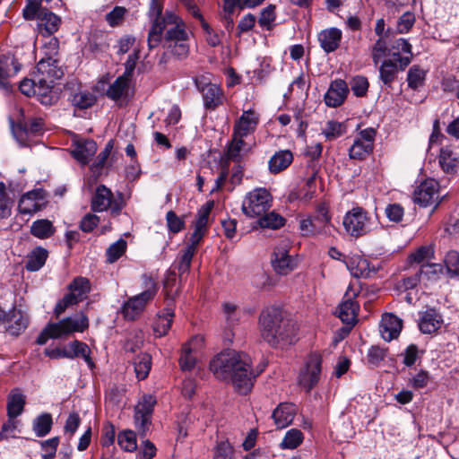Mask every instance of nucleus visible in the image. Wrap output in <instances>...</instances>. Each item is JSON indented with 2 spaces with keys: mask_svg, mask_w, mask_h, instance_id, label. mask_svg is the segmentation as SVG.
I'll use <instances>...</instances> for the list:
<instances>
[{
  "mask_svg": "<svg viewBox=\"0 0 459 459\" xmlns=\"http://www.w3.org/2000/svg\"><path fill=\"white\" fill-rule=\"evenodd\" d=\"M45 206L44 196L41 191L35 190L24 194L18 204L19 212L22 214H32Z\"/></svg>",
  "mask_w": 459,
  "mask_h": 459,
  "instance_id": "obj_20",
  "label": "nucleus"
},
{
  "mask_svg": "<svg viewBox=\"0 0 459 459\" xmlns=\"http://www.w3.org/2000/svg\"><path fill=\"white\" fill-rule=\"evenodd\" d=\"M439 164L446 173H455L459 168V157L451 148H442L439 154Z\"/></svg>",
  "mask_w": 459,
  "mask_h": 459,
  "instance_id": "obj_32",
  "label": "nucleus"
},
{
  "mask_svg": "<svg viewBox=\"0 0 459 459\" xmlns=\"http://www.w3.org/2000/svg\"><path fill=\"white\" fill-rule=\"evenodd\" d=\"M210 369L221 380H230L238 393L247 394L252 386L255 374L251 369V359L235 350H227L219 353L210 363Z\"/></svg>",
  "mask_w": 459,
  "mask_h": 459,
  "instance_id": "obj_1",
  "label": "nucleus"
},
{
  "mask_svg": "<svg viewBox=\"0 0 459 459\" xmlns=\"http://www.w3.org/2000/svg\"><path fill=\"white\" fill-rule=\"evenodd\" d=\"M422 281L419 271L412 275L403 278L397 284L401 290H409L414 289Z\"/></svg>",
  "mask_w": 459,
  "mask_h": 459,
  "instance_id": "obj_63",
  "label": "nucleus"
},
{
  "mask_svg": "<svg viewBox=\"0 0 459 459\" xmlns=\"http://www.w3.org/2000/svg\"><path fill=\"white\" fill-rule=\"evenodd\" d=\"M258 123V114L252 109L245 110L234 124L233 134L238 137H247L255 132Z\"/></svg>",
  "mask_w": 459,
  "mask_h": 459,
  "instance_id": "obj_17",
  "label": "nucleus"
},
{
  "mask_svg": "<svg viewBox=\"0 0 459 459\" xmlns=\"http://www.w3.org/2000/svg\"><path fill=\"white\" fill-rule=\"evenodd\" d=\"M130 78L122 74L118 76L113 83H111L106 91V95L113 100H117L126 96L129 90Z\"/></svg>",
  "mask_w": 459,
  "mask_h": 459,
  "instance_id": "obj_33",
  "label": "nucleus"
},
{
  "mask_svg": "<svg viewBox=\"0 0 459 459\" xmlns=\"http://www.w3.org/2000/svg\"><path fill=\"white\" fill-rule=\"evenodd\" d=\"M443 325L441 314L434 308H429L420 313L419 327L421 333L431 334L437 332Z\"/></svg>",
  "mask_w": 459,
  "mask_h": 459,
  "instance_id": "obj_22",
  "label": "nucleus"
},
{
  "mask_svg": "<svg viewBox=\"0 0 459 459\" xmlns=\"http://www.w3.org/2000/svg\"><path fill=\"white\" fill-rule=\"evenodd\" d=\"M376 130L372 127L361 130L349 149V156L354 160H364L373 151Z\"/></svg>",
  "mask_w": 459,
  "mask_h": 459,
  "instance_id": "obj_12",
  "label": "nucleus"
},
{
  "mask_svg": "<svg viewBox=\"0 0 459 459\" xmlns=\"http://www.w3.org/2000/svg\"><path fill=\"white\" fill-rule=\"evenodd\" d=\"M444 261L448 273L451 276H459V253L455 250L449 251Z\"/></svg>",
  "mask_w": 459,
  "mask_h": 459,
  "instance_id": "obj_58",
  "label": "nucleus"
},
{
  "mask_svg": "<svg viewBox=\"0 0 459 459\" xmlns=\"http://www.w3.org/2000/svg\"><path fill=\"white\" fill-rule=\"evenodd\" d=\"M188 40H179L178 42L165 45L170 49L171 53L178 58H184L188 55L189 45Z\"/></svg>",
  "mask_w": 459,
  "mask_h": 459,
  "instance_id": "obj_62",
  "label": "nucleus"
},
{
  "mask_svg": "<svg viewBox=\"0 0 459 459\" xmlns=\"http://www.w3.org/2000/svg\"><path fill=\"white\" fill-rule=\"evenodd\" d=\"M342 37V30L332 27L321 30L317 35V39L323 50L325 53H331L339 48Z\"/></svg>",
  "mask_w": 459,
  "mask_h": 459,
  "instance_id": "obj_25",
  "label": "nucleus"
},
{
  "mask_svg": "<svg viewBox=\"0 0 459 459\" xmlns=\"http://www.w3.org/2000/svg\"><path fill=\"white\" fill-rule=\"evenodd\" d=\"M164 0H151L149 17L152 19V24L148 35V46L150 49L156 48L162 39V32L165 30L164 43L178 42L188 40V33L186 24L180 17L173 13L166 12L161 16Z\"/></svg>",
  "mask_w": 459,
  "mask_h": 459,
  "instance_id": "obj_2",
  "label": "nucleus"
},
{
  "mask_svg": "<svg viewBox=\"0 0 459 459\" xmlns=\"http://www.w3.org/2000/svg\"><path fill=\"white\" fill-rule=\"evenodd\" d=\"M156 399L152 395H144L134 409V420L136 426L144 434L151 423V416Z\"/></svg>",
  "mask_w": 459,
  "mask_h": 459,
  "instance_id": "obj_15",
  "label": "nucleus"
},
{
  "mask_svg": "<svg viewBox=\"0 0 459 459\" xmlns=\"http://www.w3.org/2000/svg\"><path fill=\"white\" fill-rule=\"evenodd\" d=\"M399 71H401L399 65L394 60L385 59L379 66V79L385 85L390 87L395 81Z\"/></svg>",
  "mask_w": 459,
  "mask_h": 459,
  "instance_id": "obj_34",
  "label": "nucleus"
},
{
  "mask_svg": "<svg viewBox=\"0 0 459 459\" xmlns=\"http://www.w3.org/2000/svg\"><path fill=\"white\" fill-rule=\"evenodd\" d=\"M36 68L39 75L34 96L41 104L52 105L58 100L56 92L53 91L54 79L60 77V71L56 68V60L42 59L38 63Z\"/></svg>",
  "mask_w": 459,
  "mask_h": 459,
  "instance_id": "obj_4",
  "label": "nucleus"
},
{
  "mask_svg": "<svg viewBox=\"0 0 459 459\" xmlns=\"http://www.w3.org/2000/svg\"><path fill=\"white\" fill-rule=\"evenodd\" d=\"M322 370V357L313 352L307 357L304 368L299 376V385L309 392L319 381Z\"/></svg>",
  "mask_w": 459,
  "mask_h": 459,
  "instance_id": "obj_11",
  "label": "nucleus"
},
{
  "mask_svg": "<svg viewBox=\"0 0 459 459\" xmlns=\"http://www.w3.org/2000/svg\"><path fill=\"white\" fill-rule=\"evenodd\" d=\"M52 417L49 413H44L35 419L33 430L38 437H44L51 430Z\"/></svg>",
  "mask_w": 459,
  "mask_h": 459,
  "instance_id": "obj_47",
  "label": "nucleus"
},
{
  "mask_svg": "<svg viewBox=\"0 0 459 459\" xmlns=\"http://www.w3.org/2000/svg\"><path fill=\"white\" fill-rule=\"evenodd\" d=\"M221 307L226 326L228 328L233 327L239 322L243 311L237 304L230 301L223 302Z\"/></svg>",
  "mask_w": 459,
  "mask_h": 459,
  "instance_id": "obj_36",
  "label": "nucleus"
},
{
  "mask_svg": "<svg viewBox=\"0 0 459 459\" xmlns=\"http://www.w3.org/2000/svg\"><path fill=\"white\" fill-rule=\"evenodd\" d=\"M114 147L113 141L110 140L107 143L105 148L100 152V154L97 156L96 160L91 165V169L94 173H100L102 169L104 168L106 161L108 158L109 157L112 150Z\"/></svg>",
  "mask_w": 459,
  "mask_h": 459,
  "instance_id": "obj_55",
  "label": "nucleus"
},
{
  "mask_svg": "<svg viewBox=\"0 0 459 459\" xmlns=\"http://www.w3.org/2000/svg\"><path fill=\"white\" fill-rule=\"evenodd\" d=\"M195 85L203 95L206 108L215 109L222 103V92L219 86L204 79L195 80Z\"/></svg>",
  "mask_w": 459,
  "mask_h": 459,
  "instance_id": "obj_16",
  "label": "nucleus"
},
{
  "mask_svg": "<svg viewBox=\"0 0 459 459\" xmlns=\"http://www.w3.org/2000/svg\"><path fill=\"white\" fill-rule=\"evenodd\" d=\"M60 18L55 13L45 10L39 16L38 29L42 36H50L59 28Z\"/></svg>",
  "mask_w": 459,
  "mask_h": 459,
  "instance_id": "obj_27",
  "label": "nucleus"
},
{
  "mask_svg": "<svg viewBox=\"0 0 459 459\" xmlns=\"http://www.w3.org/2000/svg\"><path fill=\"white\" fill-rule=\"evenodd\" d=\"M25 404V397L18 392L12 393L9 395L7 403L8 418H16L22 411Z\"/></svg>",
  "mask_w": 459,
  "mask_h": 459,
  "instance_id": "obj_39",
  "label": "nucleus"
},
{
  "mask_svg": "<svg viewBox=\"0 0 459 459\" xmlns=\"http://www.w3.org/2000/svg\"><path fill=\"white\" fill-rule=\"evenodd\" d=\"M342 224L346 232L357 238L376 230L378 222L363 208L355 207L345 214Z\"/></svg>",
  "mask_w": 459,
  "mask_h": 459,
  "instance_id": "obj_7",
  "label": "nucleus"
},
{
  "mask_svg": "<svg viewBox=\"0 0 459 459\" xmlns=\"http://www.w3.org/2000/svg\"><path fill=\"white\" fill-rule=\"evenodd\" d=\"M43 126L41 118H33L13 126V134L21 145H26L28 137L39 134L43 129Z\"/></svg>",
  "mask_w": 459,
  "mask_h": 459,
  "instance_id": "obj_21",
  "label": "nucleus"
},
{
  "mask_svg": "<svg viewBox=\"0 0 459 459\" xmlns=\"http://www.w3.org/2000/svg\"><path fill=\"white\" fill-rule=\"evenodd\" d=\"M201 341V338L195 337L182 347L179 364L183 370H191L194 368L195 365V358L193 356V352L195 350L197 343Z\"/></svg>",
  "mask_w": 459,
  "mask_h": 459,
  "instance_id": "obj_31",
  "label": "nucleus"
},
{
  "mask_svg": "<svg viewBox=\"0 0 459 459\" xmlns=\"http://www.w3.org/2000/svg\"><path fill=\"white\" fill-rule=\"evenodd\" d=\"M426 71L420 65H412L407 74L408 86L412 90H418L424 84Z\"/></svg>",
  "mask_w": 459,
  "mask_h": 459,
  "instance_id": "obj_44",
  "label": "nucleus"
},
{
  "mask_svg": "<svg viewBox=\"0 0 459 459\" xmlns=\"http://www.w3.org/2000/svg\"><path fill=\"white\" fill-rule=\"evenodd\" d=\"M66 349L67 354H70L71 356H68V359H74L75 357H82L84 359V360L87 362V364L92 368L93 362L90 357V348L88 345L84 342H82L80 341H74L70 342L67 346L65 347Z\"/></svg>",
  "mask_w": 459,
  "mask_h": 459,
  "instance_id": "obj_37",
  "label": "nucleus"
},
{
  "mask_svg": "<svg viewBox=\"0 0 459 459\" xmlns=\"http://www.w3.org/2000/svg\"><path fill=\"white\" fill-rule=\"evenodd\" d=\"M303 433L298 429H291L288 430L281 442L282 449H295L303 441Z\"/></svg>",
  "mask_w": 459,
  "mask_h": 459,
  "instance_id": "obj_45",
  "label": "nucleus"
},
{
  "mask_svg": "<svg viewBox=\"0 0 459 459\" xmlns=\"http://www.w3.org/2000/svg\"><path fill=\"white\" fill-rule=\"evenodd\" d=\"M368 89V82L364 76H356L351 81V91L353 93L361 97L364 96Z\"/></svg>",
  "mask_w": 459,
  "mask_h": 459,
  "instance_id": "obj_64",
  "label": "nucleus"
},
{
  "mask_svg": "<svg viewBox=\"0 0 459 459\" xmlns=\"http://www.w3.org/2000/svg\"><path fill=\"white\" fill-rule=\"evenodd\" d=\"M126 241L122 238L111 244L106 251L107 262L113 264L118 260L126 252Z\"/></svg>",
  "mask_w": 459,
  "mask_h": 459,
  "instance_id": "obj_49",
  "label": "nucleus"
},
{
  "mask_svg": "<svg viewBox=\"0 0 459 459\" xmlns=\"http://www.w3.org/2000/svg\"><path fill=\"white\" fill-rule=\"evenodd\" d=\"M48 257V252L42 247H38L31 252L28 257L26 269L30 272L39 270L44 264Z\"/></svg>",
  "mask_w": 459,
  "mask_h": 459,
  "instance_id": "obj_41",
  "label": "nucleus"
},
{
  "mask_svg": "<svg viewBox=\"0 0 459 459\" xmlns=\"http://www.w3.org/2000/svg\"><path fill=\"white\" fill-rule=\"evenodd\" d=\"M297 411L295 404L281 403L274 409L272 417L278 429H284L292 423Z\"/></svg>",
  "mask_w": 459,
  "mask_h": 459,
  "instance_id": "obj_24",
  "label": "nucleus"
},
{
  "mask_svg": "<svg viewBox=\"0 0 459 459\" xmlns=\"http://www.w3.org/2000/svg\"><path fill=\"white\" fill-rule=\"evenodd\" d=\"M415 22V16L412 13H404L397 22V32L400 34L407 33Z\"/></svg>",
  "mask_w": 459,
  "mask_h": 459,
  "instance_id": "obj_61",
  "label": "nucleus"
},
{
  "mask_svg": "<svg viewBox=\"0 0 459 459\" xmlns=\"http://www.w3.org/2000/svg\"><path fill=\"white\" fill-rule=\"evenodd\" d=\"M402 320L393 314H385L380 324V333L386 342L396 339L402 330Z\"/></svg>",
  "mask_w": 459,
  "mask_h": 459,
  "instance_id": "obj_23",
  "label": "nucleus"
},
{
  "mask_svg": "<svg viewBox=\"0 0 459 459\" xmlns=\"http://www.w3.org/2000/svg\"><path fill=\"white\" fill-rule=\"evenodd\" d=\"M212 206H213V203L211 202V203L205 204L198 210L196 219L194 222L195 229L206 232L208 221H209V215L211 213Z\"/></svg>",
  "mask_w": 459,
  "mask_h": 459,
  "instance_id": "obj_48",
  "label": "nucleus"
},
{
  "mask_svg": "<svg viewBox=\"0 0 459 459\" xmlns=\"http://www.w3.org/2000/svg\"><path fill=\"white\" fill-rule=\"evenodd\" d=\"M118 445L122 449L127 452H133L136 449V437L132 430H125L117 436Z\"/></svg>",
  "mask_w": 459,
  "mask_h": 459,
  "instance_id": "obj_52",
  "label": "nucleus"
},
{
  "mask_svg": "<svg viewBox=\"0 0 459 459\" xmlns=\"http://www.w3.org/2000/svg\"><path fill=\"white\" fill-rule=\"evenodd\" d=\"M70 292L66 294L56 306L55 314L60 316L65 309L82 301L90 292V281L84 277H77L69 284Z\"/></svg>",
  "mask_w": 459,
  "mask_h": 459,
  "instance_id": "obj_9",
  "label": "nucleus"
},
{
  "mask_svg": "<svg viewBox=\"0 0 459 459\" xmlns=\"http://www.w3.org/2000/svg\"><path fill=\"white\" fill-rule=\"evenodd\" d=\"M290 244L288 240H282L275 247L272 264L274 271L282 275H286L296 267V262L289 254Z\"/></svg>",
  "mask_w": 459,
  "mask_h": 459,
  "instance_id": "obj_13",
  "label": "nucleus"
},
{
  "mask_svg": "<svg viewBox=\"0 0 459 459\" xmlns=\"http://www.w3.org/2000/svg\"><path fill=\"white\" fill-rule=\"evenodd\" d=\"M359 305L351 299L343 300L336 310L337 316L347 325H353L357 322Z\"/></svg>",
  "mask_w": 459,
  "mask_h": 459,
  "instance_id": "obj_28",
  "label": "nucleus"
},
{
  "mask_svg": "<svg viewBox=\"0 0 459 459\" xmlns=\"http://www.w3.org/2000/svg\"><path fill=\"white\" fill-rule=\"evenodd\" d=\"M250 150V145L246 143L243 137H238L232 134V139L228 146L224 160H227V162L229 160L238 162Z\"/></svg>",
  "mask_w": 459,
  "mask_h": 459,
  "instance_id": "obj_26",
  "label": "nucleus"
},
{
  "mask_svg": "<svg viewBox=\"0 0 459 459\" xmlns=\"http://www.w3.org/2000/svg\"><path fill=\"white\" fill-rule=\"evenodd\" d=\"M258 218V224L261 228L276 230L283 226L285 222L284 218L273 211L266 212Z\"/></svg>",
  "mask_w": 459,
  "mask_h": 459,
  "instance_id": "obj_42",
  "label": "nucleus"
},
{
  "mask_svg": "<svg viewBox=\"0 0 459 459\" xmlns=\"http://www.w3.org/2000/svg\"><path fill=\"white\" fill-rule=\"evenodd\" d=\"M40 3L41 2L39 0H28V4L22 12L23 17L29 21L34 19L39 20V13L45 11V9L41 8Z\"/></svg>",
  "mask_w": 459,
  "mask_h": 459,
  "instance_id": "obj_59",
  "label": "nucleus"
},
{
  "mask_svg": "<svg viewBox=\"0 0 459 459\" xmlns=\"http://www.w3.org/2000/svg\"><path fill=\"white\" fill-rule=\"evenodd\" d=\"M345 132L346 126L342 123L337 121H328L323 129V134L329 141L342 136Z\"/></svg>",
  "mask_w": 459,
  "mask_h": 459,
  "instance_id": "obj_51",
  "label": "nucleus"
},
{
  "mask_svg": "<svg viewBox=\"0 0 459 459\" xmlns=\"http://www.w3.org/2000/svg\"><path fill=\"white\" fill-rule=\"evenodd\" d=\"M97 152V143L91 139L79 138L74 141L73 157L82 165L89 163Z\"/></svg>",
  "mask_w": 459,
  "mask_h": 459,
  "instance_id": "obj_18",
  "label": "nucleus"
},
{
  "mask_svg": "<svg viewBox=\"0 0 459 459\" xmlns=\"http://www.w3.org/2000/svg\"><path fill=\"white\" fill-rule=\"evenodd\" d=\"M390 48H387L385 38H378L371 49V57L375 65H377L382 58L387 56Z\"/></svg>",
  "mask_w": 459,
  "mask_h": 459,
  "instance_id": "obj_53",
  "label": "nucleus"
},
{
  "mask_svg": "<svg viewBox=\"0 0 459 459\" xmlns=\"http://www.w3.org/2000/svg\"><path fill=\"white\" fill-rule=\"evenodd\" d=\"M12 325L9 331L13 335H18L22 331L27 328L29 318L20 309H14L11 318Z\"/></svg>",
  "mask_w": 459,
  "mask_h": 459,
  "instance_id": "obj_46",
  "label": "nucleus"
},
{
  "mask_svg": "<svg viewBox=\"0 0 459 459\" xmlns=\"http://www.w3.org/2000/svg\"><path fill=\"white\" fill-rule=\"evenodd\" d=\"M293 160L291 152L288 150L276 152L269 160V169L272 173H279L288 168Z\"/></svg>",
  "mask_w": 459,
  "mask_h": 459,
  "instance_id": "obj_35",
  "label": "nucleus"
},
{
  "mask_svg": "<svg viewBox=\"0 0 459 459\" xmlns=\"http://www.w3.org/2000/svg\"><path fill=\"white\" fill-rule=\"evenodd\" d=\"M134 372L138 379L147 377L152 368V358L148 353L139 354L134 361Z\"/></svg>",
  "mask_w": 459,
  "mask_h": 459,
  "instance_id": "obj_40",
  "label": "nucleus"
},
{
  "mask_svg": "<svg viewBox=\"0 0 459 459\" xmlns=\"http://www.w3.org/2000/svg\"><path fill=\"white\" fill-rule=\"evenodd\" d=\"M174 316V310L171 307H166L157 314L156 320L153 324V331L157 337H162L168 333Z\"/></svg>",
  "mask_w": 459,
  "mask_h": 459,
  "instance_id": "obj_29",
  "label": "nucleus"
},
{
  "mask_svg": "<svg viewBox=\"0 0 459 459\" xmlns=\"http://www.w3.org/2000/svg\"><path fill=\"white\" fill-rule=\"evenodd\" d=\"M127 10L122 6H116L112 11L106 14V21L111 27L120 25L125 18Z\"/></svg>",
  "mask_w": 459,
  "mask_h": 459,
  "instance_id": "obj_60",
  "label": "nucleus"
},
{
  "mask_svg": "<svg viewBox=\"0 0 459 459\" xmlns=\"http://www.w3.org/2000/svg\"><path fill=\"white\" fill-rule=\"evenodd\" d=\"M443 267L438 264H423L419 273H420V277L422 281L426 280L427 281H437L439 278V275L442 273Z\"/></svg>",
  "mask_w": 459,
  "mask_h": 459,
  "instance_id": "obj_50",
  "label": "nucleus"
},
{
  "mask_svg": "<svg viewBox=\"0 0 459 459\" xmlns=\"http://www.w3.org/2000/svg\"><path fill=\"white\" fill-rule=\"evenodd\" d=\"M72 101L75 107L86 109L95 103L96 98L89 91H79L73 96Z\"/></svg>",
  "mask_w": 459,
  "mask_h": 459,
  "instance_id": "obj_54",
  "label": "nucleus"
},
{
  "mask_svg": "<svg viewBox=\"0 0 459 459\" xmlns=\"http://www.w3.org/2000/svg\"><path fill=\"white\" fill-rule=\"evenodd\" d=\"M89 326L88 317L84 314L66 317L56 323H49L37 338V343L45 344L48 339L66 337L74 332H83Z\"/></svg>",
  "mask_w": 459,
  "mask_h": 459,
  "instance_id": "obj_5",
  "label": "nucleus"
},
{
  "mask_svg": "<svg viewBox=\"0 0 459 459\" xmlns=\"http://www.w3.org/2000/svg\"><path fill=\"white\" fill-rule=\"evenodd\" d=\"M123 208V201L120 194L115 196L109 188L104 185L99 186L91 199V209L101 212L110 210L111 213L118 214Z\"/></svg>",
  "mask_w": 459,
  "mask_h": 459,
  "instance_id": "obj_10",
  "label": "nucleus"
},
{
  "mask_svg": "<svg viewBox=\"0 0 459 459\" xmlns=\"http://www.w3.org/2000/svg\"><path fill=\"white\" fill-rule=\"evenodd\" d=\"M272 201V195L265 188H256L246 195L241 209L247 217H260L270 210Z\"/></svg>",
  "mask_w": 459,
  "mask_h": 459,
  "instance_id": "obj_8",
  "label": "nucleus"
},
{
  "mask_svg": "<svg viewBox=\"0 0 459 459\" xmlns=\"http://www.w3.org/2000/svg\"><path fill=\"white\" fill-rule=\"evenodd\" d=\"M414 202L420 206L427 207L433 204H437L438 183L432 178L423 181L414 191Z\"/></svg>",
  "mask_w": 459,
  "mask_h": 459,
  "instance_id": "obj_14",
  "label": "nucleus"
},
{
  "mask_svg": "<svg viewBox=\"0 0 459 459\" xmlns=\"http://www.w3.org/2000/svg\"><path fill=\"white\" fill-rule=\"evenodd\" d=\"M195 252L196 250L193 249L191 247H186L182 250L178 267L180 275L186 273L189 271L191 262Z\"/></svg>",
  "mask_w": 459,
  "mask_h": 459,
  "instance_id": "obj_57",
  "label": "nucleus"
},
{
  "mask_svg": "<svg viewBox=\"0 0 459 459\" xmlns=\"http://www.w3.org/2000/svg\"><path fill=\"white\" fill-rule=\"evenodd\" d=\"M144 290L127 299L121 308L123 316L127 320L136 319L145 309L147 304L154 299L158 291L155 280L150 276L143 277Z\"/></svg>",
  "mask_w": 459,
  "mask_h": 459,
  "instance_id": "obj_6",
  "label": "nucleus"
},
{
  "mask_svg": "<svg viewBox=\"0 0 459 459\" xmlns=\"http://www.w3.org/2000/svg\"><path fill=\"white\" fill-rule=\"evenodd\" d=\"M19 70L15 61L11 57L0 58V89L8 91L10 89L9 78L14 75Z\"/></svg>",
  "mask_w": 459,
  "mask_h": 459,
  "instance_id": "obj_30",
  "label": "nucleus"
},
{
  "mask_svg": "<svg viewBox=\"0 0 459 459\" xmlns=\"http://www.w3.org/2000/svg\"><path fill=\"white\" fill-rule=\"evenodd\" d=\"M30 233L38 238L45 239L53 236L55 228L53 223L47 219L37 220L30 226Z\"/></svg>",
  "mask_w": 459,
  "mask_h": 459,
  "instance_id": "obj_38",
  "label": "nucleus"
},
{
  "mask_svg": "<svg viewBox=\"0 0 459 459\" xmlns=\"http://www.w3.org/2000/svg\"><path fill=\"white\" fill-rule=\"evenodd\" d=\"M348 92V85L343 80L333 81L324 97L325 105L331 108L341 106L344 102Z\"/></svg>",
  "mask_w": 459,
  "mask_h": 459,
  "instance_id": "obj_19",
  "label": "nucleus"
},
{
  "mask_svg": "<svg viewBox=\"0 0 459 459\" xmlns=\"http://www.w3.org/2000/svg\"><path fill=\"white\" fill-rule=\"evenodd\" d=\"M343 262L352 276L359 278L368 274V273H366V269L368 268L366 260L359 257H350L344 259Z\"/></svg>",
  "mask_w": 459,
  "mask_h": 459,
  "instance_id": "obj_43",
  "label": "nucleus"
},
{
  "mask_svg": "<svg viewBox=\"0 0 459 459\" xmlns=\"http://www.w3.org/2000/svg\"><path fill=\"white\" fill-rule=\"evenodd\" d=\"M259 329L262 338L273 347L283 348L295 341V324L278 307L263 310L259 317Z\"/></svg>",
  "mask_w": 459,
  "mask_h": 459,
  "instance_id": "obj_3",
  "label": "nucleus"
},
{
  "mask_svg": "<svg viewBox=\"0 0 459 459\" xmlns=\"http://www.w3.org/2000/svg\"><path fill=\"white\" fill-rule=\"evenodd\" d=\"M434 255V249L431 246H421L411 253L409 259L411 262L421 264L430 260Z\"/></svg>",
  "mask_w": 459,
  "mask_h": 459,
  "instance_id": "obj_56",
  "label": "nucleus"
}]
</instances>
